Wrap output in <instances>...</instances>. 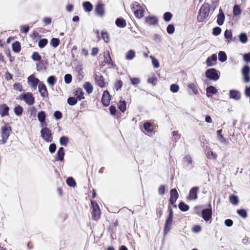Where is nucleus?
I'll use <instances>...</instances> for the list:
<instances>
[{
    "mask_svg": "<svg viewBox=\"0 0 250 250\" xmlns=\"http://www.w3.org/2000/svg\"><path fill=\"white\" fill-rule=\"evenodd\" d=\"M210 7L209 4L204 3L200 9L197 16V21L199 22H203L208 17Z\"/></svg>",
    "mask_w": 250,
    "mask_h": 250,
    "instance_id": "f257e3e1",
    "label": "nucleus"
},
{
    "mask_svg": "<svg viewBox=\"0 0 250 250\" xmlns=\"http://www.w3.org/2000/svg\"><path fill=\"white\" fill-rule=\"evenodd\" d=\"M18 99L24 101L29 105H33L35 103V97L30 92L21 94L19 96Z\"/></svg>",
    "mask_w": 250,
    "mask_h": 250,
    "instance_id": "f03ea898",
    "label": "nucleus"
},
{
    "mask_svg": "<svg viewBox=\"0 0 250 250\" xmlns=\"http://www.w3.org/2000/svg\"><path fill=\"white\" fill-rule=\"evenodd\" d=\"M206 76L209 80L216 81L220 78V72L215 68H209L205 72Z\"/></svg>",
    "mask_w": 250,
    "mask_h": 250,
    "instance_id": "7ed1b4c3",
    "label": "nucleus"
},
{
    "mask_svg": "<svg viewBox=\"0 0 250 250\" xmlns=\"http://www.w3.org/2000/svg\"><path fill=\"white\" fill-rule=\"evenodd\" d=\"M11 131V126H4L1 127V136L2 137V140L0 141L1 144H5L7 142Z\"/></svg>",
    "mask_w": 250,
    "mask_h": 250,
    "instance_id": "20e7f679",
    "label": "nucleus"
},
{
    "mask_svg": "<svg viewBox=\"0 0 250 250\" xmlns=\"http://www.w3.org/2000/svg\"><path fill=\"white\" fill-rule=\"evenodd\" d=\"M92 208V217L94 220L97 221L101 217V210L97 203L94 201L91 202Z\"/></svg>",
    "mask_w": 250,
    "mask_h": 250,
    "instance_id": "39448f33",
    "label": "nucleus"
},
{
    "mask_svg": "<svg viewBox=\"0 0 250 250\" xmlns=\"http://www.w3.org/2000/svg\"><path fill=\"white\" fill-rule=\"evenodd\" d=\"M168 215L167 217L164 228V233L166 235L167 234L171 229V226L172 222L173 219V211L172 209L169 208Z\"/></svg>",
    "mask_w": 250,
    "mask_h": 250,
    "instance_id": "423d86ee",
    "label": "nucleus"
},
{
    "mask_svg": "<svg viewBox=\"0 0 250 250\" xmlns=\"http://www.w3.org/2000/svg\"><path fill=\"white\" fill-rule=\"evenodd\" d=\"M42 138L46 142H51L53 140L52 134L49 128L42 127L41 131Z\"/></svg>",
    "mask_w": 250,
    "mask_h": 250,
    "instance_id": "0eeeda50",
    "label": "nucleus"
},
{
    "mask_svg": "<svg viewBox=\"0 0 250 250\" xmlns=\"http://www.w3.org/2000/svg\"><path fill=\"white\" fill-rule=\"evenodd\" d=\"M95 12L100 17H103L105 15V4L102 1H98L95 5Z\"/></svg>",
    "mask_w": 250,
    "mask_h": 250,
    "instance_id": "6e6552de",
    "label": "nucleus"
},
{
    "mask_svg": "<svg viewBox=\"0 0 250 250\" xmlns=\"http://www.w3.org/2000/svg\"><path fill=\"white\" fill-rule=\"evenodd\" d=\"M95 81L96 84L101 88H104L108 84V83L105 81L104 76L101 74L95 75Z\"/></svg>",
    "mask_w": 250,
    "mask_h": 250,
    "instance_id": "1a4fd4ad",
    "label": "nucleus"
},
{
    "mask_svg": "<svg viewBox=\"0 0 250 250\" xmlns=\"http://www.w3.org/2000/svg\"><path fill=\"white\" fill-rule=\"evenodd\" d=\"M244 82L247 83L250 82V67L249 66L245 65L242 70Z\"/></svg>",
    "mask_w": 250,
    "mask_h": 250,
    "instance_id": "9d476101",
    "label": "nucleus"
},
{
    "mask_svg": "<svg viewBox=\"0 0 250 250\" xmlns=\"http://www.w3.org/2000/svg\"><path fill=\"white\" fill-rule=\"evenodd\" d=\"M209 208L204 209L202 211V217L206 221H208L211 219L212 211L211 205H209Z\"/></svg>",
    "mask_w": 250,
    "mask_h": 250,
    "instance_id": "9b49d317",
    "label": "nucleus"
},
{
    "mask_svg": "<svg viewBox=\"0 0 250 250\" xmlns=\"http://www.w3.org/2000/svg\"><path fill=\"white\" fill-rule=\"evenodd\" d=\"M104 62L107 64L109 68H115L116 67V65L113 62L108 51L104 53Z\"/></svg>",
    "mask_w": 250,
    "mask_h": 250,
    "instance_id": "f8f14e48",
    "label": "nucleus"
},
{
    "mask_svg": "<svg viewBox=\"0 0 250 250\" xmlns=\"http://www.w3.org/2000/svg\"><path fill=\"white\" fill-rule=\"evenodd\" d=\"M111 95L107 90H105L102 95L101 102L104 106H108L111 101Z\"/></svg>",
    "mask_w": 250,
    "mask_h": 250,
    "instance_id": "ddd939ff",
    "label": "nucleus"
},
{
    "mask_svg": "<svg viewBox=\"0 0 250 250\" xmlns=\"http://www.w3.org/2000/svg\"><path fill=\"white\" fill-rule=\"evenodd\" d=\"M170 199L169 202L174 207H176V205H175V203L179 197V194L175 188L171 189L170 191Z\"/></svg>",
    "mask_w": 250,
    "mask_h": 250,
    "instance_id": "4468645a",
    "label": "nucleus"
},
{
    "mask_svg": "<svg viewBox=\"0 0 250 250\" xmlns=\"http://www.w3.org/2000/svg\"><path fill=\"white\" fill-rule=\"evenodd\" d=\"M199 191V188L194 187L191 188L189 190V195L187 196V199L188 200H194L197 199V194Z\"/></svg>",
    "mask_w": 250,
    "mask_h": 250,
    "instance_id": "2eb2a0df",
    "label": "nucleus"
},
{
    "mask_svg": "<svg viewBox=\"0 0 250 250\" xmlns=\"http://www.w3.org/2000/svg\"><path fill=\"white\" fill-rule=\"evenodd\" d=\"M28 83L29 85H30L31 87L36 89L37 86V85L40 82L39 80L36 78L34 75H31L28 77Z\"/></svg>",
    "mask_w": 250,
    "mask_h": 250,
    "instance_id": "dca6fc26",
    "label": "nucleus"
},
{
    "mask_svg": "<svg viewBox=\"0 0 250 250\" xmlns=\"http://www.w3.org/2000/svg\"><path fill=\"white\" fill-rule=\"evenodd\" d=\"M38 88L41 96L42 97L46 98L48 97V92L46 86L44 83H41L39 85Z\"/></svg>",
    "mask_w": 250,
    "mask_h": 250,
    "instance_id": "f3484780",
    "label": "nucleus"
},
{
    "mask_svg": "<svg viewBox=\"0 0 250 250\" xmlns=\"http://www.w3.org/2000/svg\"><path fill=\"white\" fill-rule=\"evenodd\" d=\"M144 130L148 133H152L154 129V125L150 122H146L144 124Z\"/></svg>",
    "mask_w": 250,
    "mask_h": 250,
    "instance_id": "a211bd4d",
    "label": "nucleus"
},
{
    "mask_svg": "<svg viewBox=\"0 0 250 250\" xmlns=\"http://www.w3.org/2000/svg\"><path fill=\"white\" fill-rule=\"evenodd\" d=\"M224 37L226 39V42L227 43H229L235 40V38H233L232 32L231 30L227 29L224 33Z\"/></svg>",
    "mask_w": 250,
    "mask_h": 250,
    "instance_id": "6ab92c4d",
    "label": "nucleus"
},
{
    "mask_svg": "<svg viewBox=\"0 0 250 250\" xmlns=\"http://www.w3.org/2000/svg\"><path fill=\"white\" fill-rule=\"evenodd\" d=\"M9 107L5 104L0 105V115L2 117L9 115Z\"/></svg>",
    "mask_w": 250,
    "mask_h": 250,
    "instance_id": "aec40b11",
    "label": "nucleus"
},
{
    "mask_svg": "<svg viewBox=\"0 0 250 250\" xmlns=\"http://www.w3.org/2000/svg\"><path fill=\"white\" fill-rule=\"evenodd\" d=\"M46 114L44 111H41L38 114V119L42 124V126H46L47 123L45 122Z\"/></svg>",
    "mask_w": 250,
    "mask_h": 250,
    "instance_id": "412c9836",
    "label": "nucleus"
},
{
    "mask_svg": "<svg viewBox=\"0 0 250 250\" xmlns=\"http://www.w3.org/2000/svg\"><path fill=\"white\" fill-rule=\"evenodd\" d=\"M218 92L217 89L213 86H209L206 89V95L208 97H212V95Z\"/></svg>",
    "mask_w": 250,
    "mask_h": 250,
    "instance_id": "4be33fe9",
    "label": "nucleus"
},
{
    "mask_svg": "<svg viewBox=\"0 0 250 250\" xmlns=\"http://www.w3.org/2000/svg\"><path fill=\"white\" fill-rule=\"evenodd\" d=\"M217 61V56L216 54H212L206 60V64L208 66H211L214 65Z\"/></svg>",
    "mask_w": 250,
    "mask_h": 250,
    "instance_id": "5701e85b",
    "label": "nucleus"
},
{
    "mask_svg": "<svg viewBox=\"0 0 250 250\" xmlns=\"http://www.w3.org/2000/svg\"><path fill=\"white\" fill-rule=\"evenodd\" d=\"M64 155L65 152L64 148L62 147H60L56 154V161H63Z\"/></svg>",
    "mask_w": 250,
    "mask_h": 250,
    "instance_id": "b1692460",
    "label": "nucleus"
},
{
    "mask_svg": "<svg viewBox=\"0 0 250 250\" xmlns=\"http://www.w3.org/2000/svg\"><path fill=\"white\" fill-rule=\"evenodd\" d=\"M206 155L207 157L209 159L216 160L217 158V155L213 152L210 148H207L206 149Z\"/></svg>",
    "mask_w": 250,
    "mask_h": 250,
    "instance_id": "393cba45",
    "label": "nucleus"
},
{
    "mask_svg": "<svg viewBox=\"0 0 250 250\" xmlns=\"http://www.w3.org/2000/svg\"><path fill=\"white\" fill-rule=\"evenodd\" d=\"M73 94L76 96L75 98L80 101L84 99V93L81 88H77L73 92Z\"/></svg>",
    "mask_w": 250,
    "mask_h": 250,
    "instance_id": "a878e982",
    "label": "nucleus"
},
{
    "mask_svg": "<svg viewBox=\"0 0 250 250\" xmlns=\"http://www.w3.org/2000/svg\"><path fill=\"white\" fill-rule=\"evenodd\" d=\"M224 21L225 15L222 10L220 9L219 14L217 16V23L219 25H222L224 23Z\"/></svg>",
    "mask_w": 250,
    "mask_h": 250,
    "instance_id": "bb28decb",
    "label": "nucleus"
},
{
    "mask_svg": "<svg viewBox=\"0 0 250 250\" xmlns=\"http://www.w3.org/2000/svg\"><path fill=\"white\" fill-rule=\"evenodd\" d=\"M229 97L235 100H238L241 98V93L236 90H231L229 91Z\"/></svg>",
    "mask_w": 250,
    "mask_h": 250,
    "instance_id": "cd10ccee",
    "label": "nucleus"
},
{
    "mask_svg": "<svg viewBox=\"0 0 250 250\" xmlns=\"http://www.w3.org/2000/svg\"><path fill=\"white\" fill-rule=\"evenodd\" d=\"M116 25L120 28H124L126 26L125 20L122 17L116 19L115 21Z\"/></svg>",
    "mask_w": 250,
    "mask_h": 250,
    "instance_id": "c85d7f7f",
    "label": "nucleus"
},
{
    "mask_svg": "<svg viewBox=\"0 0 250 250\" xmlns=\"http://www.w3.org/2000/svg\"><path fill=\"white\" fill-rule=\"evenodd\" d=\"M146 22L150 25H154L157 23L158 20L156 17L148 16L145 18Z\"/></svg>",
    "mask_w": 250,
    "mask_h": 250,
    "instance_id": "c756f323",
    "label": "nucleus"
},
{
    "mask_svg": "<svg viewBox=\"0 0 250 250\" xmlns=\"http://www.w3.org/2000/svg\"><path fill=\"white\" fill-rule=\"evenodd\" d=\"M144 12H145V10H144V8L142 7L139 10H135V12H134V14L136 18L140 19L144 17Z\"/></svg>",
    "mask_w": 250,
    "mask_h": 250,
    "instance_id": "7c9ffc66",
    "label": "nucleus"
},
{
    "mask_svg": "<svg viewBox=\"0 0 250 250\" xmlns=\"http://www.w3.org/2000/svg\"><path fill=\"white\" fill-rule=\"evenodd\" d=\"M12 50L16 53L20 52L21 50V46L20 43L18 41L13 42L12 45Z\"/></svg>",
    "mask_w": 250,
    "mask_h": 250,
    "instance_id": "2f4dec72",
    "label": "nucleus"
},
{
    "mask_svg": "<svg viewBox=\"0 0 250 250\" xmlns=\"http://www.w3.org/2000/svg\"><path fill=\"white\" fill-rule=\"evenodd\" d=\"M84 10L87 12H91L93 9L92 4L89 1H85L83 3Z\"/></svg>",
    "mask_w": 250,
    "mask_h": 250,
    "instance_id": "473e14b6",
    "label": "nucleus"
},
{
    "mask_svg": "<svg viewBox=\"0 0 250 250\" xmlns=\"http://www.w3.org/2000/svg\"><path fill=\"white\" fill-rule=\"evenodd\" d=\"M83 88L85 89L86 92L88 94L92 93L93 90V87L91 83L89 82H86L83 84Z\"/></svg>",
    "mask_w": 250,
    "mask_h": 250,
    "instance_id": "72a5a7b5",
    "label": "nucleus"
},
{
    "mask_svg": "<svg viewBox=\"0 0 250 250\" xmlns=\"http://www.w3.org/2000/svg\"><path fill=\"white\" fill-rule=\"evenodd\" d=\"M135 56V52L133 50H129L128 51L125 55V59L127 60H131Z\"/></svg>",
    "mask_w": 250,
    "mask_h": 250,
    "instance_id": "f704fd0d",
    "label": "nucleus"
},
{
    "mask_svg": "<svg viewBox=\"0 0 250 250\" xmlns=\"http://www.w3.org/2000/svg\"><path fill=\"white\" fill-rule=\"evenodd\" d=\"M188 86L192 90L194 94H197L198 93V90L196 83H190L188 84Z\"/></svg>",
    "mask_w": 250,
    "mask_h": 250,
    "instance_id": "c9c22d12",
    "label": "nucleus"
},
{
    "mask_svg": "<svg viewBox=\"0 0 250 250\" xmlns=\"http://www.w3.org/2000/svg\"><path fill=\"white\" fill-rule=\"evenodd\" d=\"M178 207L182 211H187L189 209V206L182 201L179 204Z\"/></svg>",
    "mask_w": 250,
    "mask_h": 250,
    "instance_id": "e433bc0d",
    "label": "nucleus"
},
{
    "mask_svg": "<svg viewBox=\"0 0 250 250\" xmlns=\"http://www.w3.org/2000/svg\"><path fill=\"white\" fill-rule=\"evenodd\" d=\"M242 13V10L238 5H235L233 8V14L234 16H239Z\"/></svg>",
    "mask_w": 250,
    "mask_h": 250,
    "instance_id": "4c0bfd02",
    "label": "nucleus"
},
{
    "mask_svg": "<svg viewBox=\"0 0 250 250\" xmlns=\"http://www.w3.org/2000/svg\"><path fill=\"white\" fill-rule=\"evenodd\" d=\"M118 108L122 112H124L126 110V103L124 100H120L118 104Z\"/></svg>",
    "mask_w": 250,
    "mask_h": 250,
    "instance_id": "58836bf2",
    "label": "nucleus"
},
{
    "mask_svg": "<svg viewBox=\"0 0 250 250\" xmlns=\"http://www.w3.org/2000/svg\"><path fill=\"white\" fill-rule=\"evenodd\" d=\"M229 202L233 205H236L239 203V199L237 196L230 195L229 197Z\"/></svg>",
    "mask_w": 250,
    "mask_h": 250,
    "instance_id": "ea45409f",
    "label": "nucleus"
},
{
    "mask_svg": "<svg viewBox=\"0 0 250 250\" xmlns=\"http://www.w3.org/2000/svg\"><path fill=\"white\" fill-rule=\"evenodd\" d=\"M183 163L186 164V166L191 165L192 163V160L190 155H186L183 159Z\"/></svg>",
    "mask_w": 250,
    "mask_h": 250,
    "instance_id": "a19ab883",
    "label": "nucleus"
},
{
    "mask_svg": "<svg viewBox=\"0 0 250 250\" xmlns=\"http://www.w3.org/2000/svg\"><path fill=\"white\" fill-rule=\"evenodd\" d=\"M218 59L221 62H225L227 59L226 53L224 51H220L218 53Z\"/></svg>",
    "mask_w": 250,
    "mask_h": 250,
    "instance_id": "79ce46f5",
    "label": "nucleus"
},
{
    "mask_svg": "<svg viewBox=\"0 0 250 250\" xmlns=\"http://www.w3.org/2000/svg\"><path fill=\"white\" fill-rule=\"evenodd\" d=\"M66 184L70 187H74L76 186L75 180L72 177H68L66 181Z\"/></svg>",
    "mask_w": 250,
    "mask_h": 250,
    "instance_id": "37998d69",
    "label": "nucleus"
},
{
    "mask_svg": "<svg viewBox=\"0 0 250 250\" xmlns=\"http://www.w3.org/2000/svg\"><path fill=\"white\" fill-rule=\"evenodd\" d=\"M14 111L16 115L21 116L22 114L23 108L21 105H18L17 106L15 107L14 109Z\"/></svg>",
    "mask_w": 250,
    "mask_h": 250,
    "instance_id": "c03bdc74",
    "label": "nucleus"
},
{
    "mask_svg": "<svg viewBox=\"0 0 250 250\" xmlns=\"http://www.w3.org/2000/svg\"><path fill=\"white\" fill-rule=\"evenodd\" d=\"M123 85V82L121 80L116 81L114 83V88L116 91H118L121 89Z\"/></svg>",
    "mask_w": 250,
    "mask_h": 250,
    "instance_id": "a18cd8bd",
    "label": "nucleus"
},
{
    "mask_svg": "<svg viewBox=\"0 0 250 250\" xmlns=\"http://www.w3.org/2000/svg\"><path fill=\"white\" fill-rule=\"evenodd\" d=\"M67 102L70 105H74L77 103L78 100L74 97H70L67 99Z\"/></svg>",
    "mask_w": 250,
    "mask_h": 250,
    "instance_id": "49530a36",
    "label": "nucleus"
},
{
    "mask_svg": "<svg viewBox=\"0 0 250 250\" xmlns=\"http://www.w3.org/2000/svg\"><path fill=\"white\" fill-rule=\"evenodd\" d=\"M60 41L58 38H52L50 41V44L54 47H57L60 44Z\"/></svg>",
    "mask_w": 250,
    "mask_h": 250,
    "instance_id": "de8ad7c7",
    "label": "nucleus"
},
{
    "mask_svg": "<svg viewBox=\"0 0 250 250\" xmlns=\"http://www.w3.org/2000/svg\"><path fill=\"white\" fill-rule=\"evenodd\" d=\"M31 58L35 61H40L42 59L41 56L37 52H34L32 55Z\"/></svg>",
    "mask_w": 250,
    "mask_h": 250,
    "instance_id": "09e8293b",
    "label": "nucleus"
},
{
    "mask_svg": "<svg viewBox=\"0 0 250 250\" xmlns=\"http://www.w3.org/2000/svg\"><path fill=\"white\" fill-rule=\"evenodd\" d=\"M239 39L240 42L245 43L248 42V37L246 33H241L239 36Z\"/></svg>",
    "mask_w": 250,
    "mask_h": 250,
    "instance_id": "8fccbe9b",
    "label": "nucleus"
},
{
    "mask_svg": "<svg viewBox=\"0 0 250 250\" xmlns=\"http://www.w3.org/2000/svg\"><path fill=\"white\" fill-rule=\"evenodd\" d=\"M101 37L105 42H108L109 41V35L107 32L102 31L101 32Z\"/></svg>",
    "mask_w": 250,
    "mask_h": 250,
    "instance_id": "3c124183",
    "label": "nucleus"
},
{
    "mask_svg": "<svg viewBox=\"0 0 250 250\" xmlns=\"http://www.w3.org/2000/svg\"><path fill=\"white\" fill-rule=\"evenodd\" d=\"M69 141V139L66 136H62L60 139V144L62 146H66Z\"/></svg>",
    "mask_w": 250,
    "mask_h": 250,
    "instance_id": "603ef678",
    "label": "nucleus"
},
{
    "mask_svg": "<svg viewBox=\"0 0 250 250\" xmlns=\"http://www.w3.org/2000/svg\"><path fill=\"white\" fill-rule=\"evenodd\" d=\"M48 43V40L46 39H42L40 40L38 43V45L41 48L44 47Z\"/></svg>",
    "mask_w": 250,
    "mask_h": 250,
    "instance_id": "864d4df0",
    "label": "nucleus"
},
{
    "mask_svg": "<svg viewBox=\"0 0 250 250\" xmlns=\"http://www.w3.org/2000/svg\"><path fill=\"white\" fill-rule=\"evenodd\" d=\"M57 79L54 76H51L47 79V82L49 85L53 86L56 83Z\"/></svg>",
    "mask_w": 250,
    "mask_h": 250,
    "instance_id": "5fc2aeb1",
    "label": "nucleus"
},
{
    "mask_svg": "<svg viewBox=\"0 0 250 250\" xmlns=\"http://www.w3.org/2000/svg\"><path fill=\"white\" fill-rule=\"evenodd\" d=\"M13 89L20 92L23 91L22 85L20 83H14L13 85Z\"/></svg>",
    "mask_w": 250,
    "mask_h": 250,
    "instance_id": "6e6d98bb",
    "label": "nucleus"
},
{
    "mask_svg": "<svg viewBox=\"0 0 250 250\" xmlns=\"http://www.w3.org/2000/svg\"><path fill=\"white\" fill-rule=\"evenodd\" d=\"M172 134L173 138V140L175 142H177L178 140H179L181 137V135L179 133L178 131H173L172 132Z\"/></svg>",
    "mask_w": 250,
    "mask_h": 250,
    "instance_id": "4d7b16f0",
    "label": "nucleus"
},
{
    "mask_svg": "<svg viewBox=\"0 0 250 250\" xmlns=\"http://www.w3.org/2000/svg\"><path fill=\"white\" fill-rule=\"evenodd\" d=\"M222 129H219L217 131V134L218 135V138L219 140L221 141L222 143H226V139L224 137L223 135L222 134Z\"/></svg>",
    "mask_w": 250,
    "mask_h": 250,
    "instance_id": "13d9d810",
    "label": "nucleus"
},
{
    "mask_svg": "<svg viewBox=\"0 0 250 250\" xmlns=\"http://www.w3.org/2000/svg\"><path fill=\"white\" fill-rule=\"evenodd\" d=\"M237 212L239 216L244 218H246L247 217L248 214L247 211L244 209H238Z\"/></svg>",
    "mask_w": 250,
    "mask_h": 250,
    "instance_id": "bf43d9fd",
    "label": "nucleus"
},
{
    "mask_svg": "<svg viewBox=\"0 0 250 250\" xmlns=\"http://www.w3.org/2000/svg\"><path fill=\"white\" fill-rule=\"evenodd\" d=\"M172 17V14L169 12H167L164 14V19L165 21H169Z\"/></svg>",
    "mask_w": 250,
    "mask_h": 250,
    "instance_id": "052dcab7",
    "label": "nucleus"
},
{
    "mask_svg": "<svg viewBox=\"0 0 250 250\" xmlns=\"http://www.w3.org/2000/svg\"><path fill=\"white\" fill-rule=\"evenodd\" d=\"M157 81H158L157 78L155 76H153L149 78L147 80L148 83H151L153 85H156Z\"/></svg>",
    "mask_w": 250,
    "mask_h": 250,
    "instance_id": "680f3d73",
    "label": "nucleus"
},
{
    "mask_svg": "<svg viewBox=\"0 0 250 250\" xmlns=\"http://www.w3.org/2000/svg\"><path fill=\"white\" fill-rule=\"evenodd\" d=\"M221 28L217 26L213 28L212 34L214 36H218L221 34Z\"/></svg>",
    "mask_w": 250,
    "mask_h": 250,
    "instance_id": "e2e57ef3",
    "label": "nucleus"
},
{
    "mask_svg": "<svg viewBox=\"0 0 250 250\" xmlns=\"http://www.w3.org/2000/svg\"><path fill=\"white\" fill-rule=\"evenodd\" d=\"M167 31L169 34H173L175 31L174 26L172 24H169L167 28Z\"/></svg>",
    "mask_w": 250,
    "mask_h": 250,
    "instance_id": "0e129e2a",
    "label": "nucleus"
},
{
    "mask_svg": "<svg viewBox=\"0 0 250 250\" xmlns=\"http://www.w3.org/2000/svg\"><path fill=\"white\" fill-rule=\"evenodd\" d=\"M143 7L140 5V4L137 2H135V3H133L132 6L131 7L132 10L133 12H135L136 10H139L142 8Z\"/></svg>",
    "mask_w": 250,
    "mask_h": 250,
    "instance_id": "69168bd1",
    "label": "nucleus"
},
{
    "mask_svg": "<svg viewBox=\"0 0 250 250\" xmlns=\"http://www.w3.org/2000/svg\"><path fill=\"white\" fill-rule=\"evenodd\" d=\"M72 76L69 74H66L64 76V82L67 84L70 83L72 81Z\"/></svg>",
    "mask_w": 250,
    "mask_h": 250,
    "instance_id": "338daca9",
    "label": "nucleus"
},
{
    "mask_svg": "<svg viewBox=\"0 0 250 250\" xmlns=\"http://www.w3.org/2000/svg\"><path fill=\"white\" fill-rule=\"evenodd\" d=\"M170 90L173 93H176L178 91L179 89V86L176 84H172L170 86Z\"/></svg>",
    "mask_w": 250,
    "mask_h": 250,
    "instance_id": "774afa93",
    "label": "nucleus"
}]
</instances>
